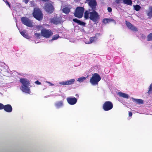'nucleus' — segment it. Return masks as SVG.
<instances>
[{"label":"nucleus","instance_id":"b1692460","mask_svg":"<svg viewBox=\"0 0 152 152\" xmlns=\"http://www.w3.org/2000/svg\"><path fill=\"white\" fill-rule=\"evenodd\" d=\"M147 15L149 17H152V7L149 8V11L147 13Z\"/></svg>","mask_w":152,"mask_h":152},{"label":"nucleus","instance_id":"bb28decb","mask_svg":"<svg viewBox=\"0 0 152 152\" xmlns=\"http://www.w3.org/2000/svg\"><path fill=\"white\" fill-rule=\"evenodd\" d=\"M60 37L58 34H55L54 35L53 37L51 40H54L57 39Z\"/></svg>","mask_w":152,"mask_h":152},{"label":"nucleus","instance_id":"f8f14e48","mask_svg":"<svg viewBox=\"0 0 152 152\" xmlns=\"http://www.w3.org/2000/svg\"><path fill=\"white\" fill-rule=\"evenodd\" d=\"M66 100L68 103L71 105L75 104L77 102V99L75 97H68Z\"/></svg>","mask_w":152,"mask_h":152},{"label":"nucleus","instance_id":"c756f323","mask_svg":"<svg viewBox=\"0 0 152 152\" xmlns=\"http://www.w3.org/2000/svg\"><path fill=\"white\" fill-rule=\"evenodd\" d=\"M134 8L135 10L136 11H138L141 8L140 6L138 5H136L134 7Z\"/></svg>","mask_w":152,"mask_h":152},{"label":"nucleus","instance_id":"393cba45","mask_svg":"<svg viewBox=\"0 0 152 152\" xmlns=\"http://www.w3.org/2000/svg\"><path fill=\"white\" fill-rule=\"evenodd\" d=\"M113 20H110L107 18H105L103 19L102 22L104 24H106L111 22Z\"/></svg>","mask_w":152,"mask_h":152},{"label":"nucleus","instance_id":"20e7f679","mask_svg":"<svg viewBox=\"0 0 152 152\" xmlns=\"http://www.w3.org/2000/svg\"><path fill=\"white\" fill-rule=\"evenodd\" d=\"M101 79L100 75L98 73H95L93 75L90 82L92 85H95L98 84V82Z\"/></svg>","mask_w":152,"mask_h":152},{"label":"nucleus","instance_id":"423d86ee","mask_svg":"<svg viewBox=\"0 0 152 152\" xmlns=\"http://www.w3.org/2000/svg\"><path fill=\"white\" fill-rule=\"evenodd\" d=\"M41 35L44 37L49 38L53 34V32L50 30L44 28L41 32Z\"/></svg>","mask_w":152,"mask_h":152},{"label":"nucleus","instance_id":"2f4dec72","mask_svg":"<svg viewBox=\"0 0 152 152\" xmlns=\"http://www.w3.org/2000/svg\"><path fill=\"white\" fill-rule=\"evenodd\" d=\"M4 106L3 104L0 103V110L4 109Z\"/></svg>","mask_w":152,"mask_h":152},{"label":"nucleus","instance_id":"6e6552de","mask_svg":"<svg viewBox=\"0 0 152 152\" xmlns=\"http://www.w3.org/2000/svg\"><path fill=\"white\" fill-rule=\"evenodd\" d=\"M45 9L46 11L49 14L52 13L54 10L53 6L50 3H47L45 4Z\"/></svg>","mask_w":152,"mask_h":152},{"label":"nucleus","instance_id":"f3484780","mask_svg":"<svg viewBox=\"0 0 152 152\" xmlns=\"http://www.w3.org/2000/svg\"><path fill=\"white\" fill-rule=\"evenodd\" d=\"M97 37L96 36H95L93 37H91L89 39V41H86L85 42L87 44H91L95 41Z\"/></svg>","mask_w":152,"mask_h":152},{"label":"nucleus","instance_id":"4be33fe9","mask_svg":"<svg viewBox=\"0 0 152 152\" xmlns=\"http://www.w3.org/2000/svg\"><path fill=\"white\" fill-rule=\"evenodd\" d=\"M20 32L21 34L24 37L27 39L29 38V36L27 33H26V32L25 31H22Z\"/></svg>","mask_w":152,"mask_h":152},{"label":"nucleus","instance_id":"37998d69","mask_svg":"<svg viewBox=\"0 0 152 152\" xmlns=\"http://www.w3.org/2000/svg\"><path fill=\"white\" fill-rule=\"evenodd\" d=\"M118 1H123V0H118Z\"/></svg>","mask_w":152,"mask_h":152},{"label":"nucleus","instance_id":"9b49d317","mask_svg":"<svg viewBox=\"0 0 152 152\" xmlns=\"http://www.w3.org/2000/svg\"><path fill=\"white\" fill-rule=\"evenodd\" d=\"M126 25L128 28L132 31H137L138 29L137 28L134 26L130 22L127 21H125Z\"/></svg>","mask_w":152,"mask_h":152},{"label":"nucleus","instance_id":"c85d7f7f","mask_svg":"<svg viewBox=\"0 0 152 152\" xmlns=\"http://www.w3.org/2000/svg\"><path fill=\"white\" fill-rule=\"evenodd\" d=\"M152 92V83L150 85L149 88V90L148 91L147 93L149 95Z\"/></svg>","mask_w":152,"mask_h":152},{"label":"nucleus","instance_id":"58836bf2","mask_svg":"<svg viewBox=\"0 0 152 152\" xmlns=\"http://www.w3.org/2000/svg\"><path fill=\"white\" fill-rule=\"evenodd\" d=\"M29 0H25L24 2L26 4H27Z\"/></svg>","mask_w":152,"mask_h":152},{"label":"nucleus","instance_id":"ea45409f","mask_svg":"<svg viewBox=\"0 0 152 152\" xmlns=\"http://www.w3.org/2000/svg\"><path fill=\"white\" fill-rule=\"evenodd\" d=\"M141 37H142L143 39H145V36L144 35L142 34L141 36Z\"/></svg>","mask_w":152,"mask_h":152},{"label":"nucleus","instance_id":"c9c22d12","mask_svg":"<svg viewBox=\"0 0 152 152\" xmlns=\"http://www.w3.org/2000/svg\"><path fill=\"white\" fill-rule=\"evenodd\" d=\"M35 83L37 85H41V83L39 82L38 80H37L35 82Z\"/></svg>","mask_w":152,"mask_h":152},{"label":"nucleus","instance_id":"a878e982","mask_svg":"<svg viewBox=\"0 0 152 152\" xmlns=\"http://www.w3.org/2000/svg\"><path fill=\"white\" fill-rule=\"evenodd\" d=\"M147 40L148 41H152V32L150 33L147 36Z\"/></svg>","mask_w":152,"mask_h":152},{"label":"nucleus","instance_id":"f03ea898","mask_svg":"<svg viewBox=\"0 0 152 152\" xmlns=\"http://www.w3.org/2000/svg\"><path fill=\"white\" fill-rule=\"evenodd\" d=\"M20 81L23 85L21 87V90L23 92L30 94V90L28 88L30 84L29 81L26 78H20Z\"/></svg>","mask_w":152,"mask_h":152},{"label":"nucleus","instance_id":"4c0bfd02","mask_svg":"<svg viewBox=\"0 0 152 152\" xmlns=\"http://www.w3.org/2000/svg\"><path fill=\"white\" fill-rule=\"evenodd\" d=\"M132 114L131 112H129V117H131L132 116Z\"/></svg>","mask_w":152,"mask_h":152},{"label":"nucleus","instance_id":"f257e3e1","mask_svg":"<svg viewBox=\"0 0 152 152\" xmlns=\"http://www.w3.org/2000/svg\"><path fill=\"white\" fill-rule=\"evenodd\" d=\"M84 17L85 19H88L94 22H96L100 18V16L96 10H91V9H88L86 11L84 14Z\"/></svg>","mask_w":152,"mask_h":152},{"label":"nucleus","instance_id":"a19ab883","mask_svg":"<svg viewBox=\"0 0 152 152\" xmlns=\"http://www.w3.org/2000/svg\"><path fill=\"white\" fill-rule=\"evenodd\" d=\"M42 1H43L46 2V1H49V0H42Z\"/></svg>","mask_w":152,"mask_h":152},{"label":"nucleus","instance_id":"9d476101","mask_svg":"<svg viewBox=\"0 0 152 152\" xmlns=\"http://www.w3.org/2000/svg\"><path fill=\"white\" fill-rule=\"evenodd\" d=\"M88 5L90 7L91 11L96 10L97 3L95 0H91L88 2Z\"/></svg>","mask_w":152,"mask_h":152},{"label":"nucleus","instance_id":"473e14b6","mask_svg":"<svg viewBox=\"0 0 152 152\" xmlns=\"http://www.w3.org/2000/svg\"><path fill=\"white\" fill-rule=\"evenodd\" d=\"M42 26H37V29L39 30L41 28H42Z\"/></svg>","mask_w":152,"mask_h":152},{"label":"nucleus","instance_id":"7ed1b4c3","mask_svg":"<svg viewBox=\"0 0 152 152\" xmlns=\"http://www.w3.org/2000/svg\"><path fill=\"white\" fill-rule=\"evenodd\" d=\"M32 15L36 19L39 21L42 20L43 19V15L40 9L39 8H34Z\"/></svg>","mask_w":152,"mask_h":152},{"label":"nucleus","instance_id":"f704fd0d","mask_svg":"<svg viewBox=\"0 0 152 152\" xmlns=\"http://www.w3.org/2000/svg\"><path fill=\"white\" fill-rule=\"evenodd\" d=\"M31 6L32 7H34L35 6V4H34V1H31Z\"/></svg>","mask_w":152,"mask_h":152},{"label":"nucleus","instance_id":"a211bd4d","mask_svg":"<svg viewBox=\"0 0 152 152\" xmlns=\"http://www.w3.org/2000/svg\"><path fill=\"white\" fill-rule=\"evenodd\" d=\"M63 103L62 101L57 102H56L55 105L57 108H59L63 106Z\"/></svg>","mask_w":152,"mask_h":152},{"label":"nucleus","instance_id":"412c9836","mask_svg":"<svg viewBox=\"0 0 152 152\" xmlns=\"http://www.w3.org/2000/svg\"><path fill=\"white\" fill-rule=\"evenodd\" d=\"M133 101L136 102L139 104H143V100L140 99H137L134 98H132Z\"/></svg>","mask_w":152,"mask_h":152},{"label":"nucleus","instance_id":"79ce46f5","mask_svg":"<svg viewBox=\"0 0 152 152\" xmlns=\"http://www.w3.org/2000/svg\"><path fill=\"white\" fill-rule=\"evenodd\" d=\"M75 96H76V97L77 98V97H79V95L78 94H76L75 95Z\"/></svg>","mask_w":152,"mask_h":152},{"label":"nucleus","instance_id":"1a4fd4ad","mask_svg":"<svg viewBox=\"0 0 152 152\" xmlns=\"http://www.w3.org/2000/svg\"><path fill=\"white\" fill-rule=\"evenodd\" d=\"M21 20L24 25L30 27H32L33 26L31 21L27 18L25 17H22Z\"/></svg>","mask_w":152,"mask_h":152},{"label":"nucleus","instance_id":"39448f33","mask_svg":"<svg viewBox=\"0 0 152 152\" xmlns=\"http://www.w3.org/2000/svg\"><path fill=\"white\" fill-rule=\"evenodd\" d=\"M84 12V8L82 7H77L75 9L74 13L75 17L80 18L83 16V13Z\"/></svg>","mask_w":152,"mask_h":152},{"label":"nucleus","instance_id":"2eb2a0df","mask_svg":"<svg viewBox=\"0 0 152 152\" xmlns=\"http://www.w3.org/2000/svg\"><path fill=\"white\" fill-rule=\"evenodd\" d=\"M73 20L74 22L78 23L79 25H80L85 26L86 24V23L80 20H78L77 18L73 19Z\"/></svg>","mask_w":152,"mask_h":152},{"label":"nucleus","instance_id":"cd10ccee","mask_svg":"<svg viewBox=\"0 0 152 152\" xmlns=\"http://www.w3.org/2000/svg\"><path fill=\"white\" fill-rule=\"evenodd\" d=\"M86 78L84 77H81L78 78L77 80L80 82H82L85 80H86Z\"/></svg>","mask_w":152,"mask_h":152},{"label":"nucleus","instance_id":"72a5a7b5","mask_svg":"<svg viewBox=\"0 0 152 152\" xmlns=\"http://www.w3.org/2000/svg\"><path fill=\"white\" fill-rule=\"evenodd\" d=\"M107 10L109 12H111L112 11V9L110 7H108L107 8Z\"/></svg>","mask_w":152,"mask_h":152},{"label":"nucleus","instance_id":"ddd939ff","mask_svg":"<svg viewBox=\"0 0 152 152\" xmlns=\"http://www.w3.org/2000/svg\"><path fill=\"white\" fill-rule=\"evenodd\" d=\"M75 81L74 79H71L66 81L61 82L59 83L60 84L62 85H70L73 83Z\"/></svg>","mask_w":152,"mask_h":152},{"label":"nucleus","instance_id":"e433bc0d","mask_svg":"<svg viewBox=\"0 0 152 152\" xmlns=\"http://www.w3.org/2000/svg\"><path fill=\"white\" fill-rule=\"evenodd\" d=\"M5 3H6V4L7 5L9 6V7L10 8V7H11L9 3L6 0L5 1Z\"/></svg>","mask_w":152,"mask_h":152},{"label":"nucleus","instance_id":"dca6fc26","mask_svg":"<svg viewBox=\"0 0 152 152\" xmlns=\"http://www.w3.org/2000/svg\"><path fill=\"white\" fill-rule=\"evenodd\" d=\"M118 94L120 97L125 98L128 99L129 97L128 94L122 92H118Z\"/></svg>","mask_w":152,"mask_h":152},{"label":"nucleus","instance_id":"5701e85b","mask_svg":"<svg viewBox=\"0 0 152 152\" xmlns=\"http://www.w3.org/2000/svg\"><path fill=\"white\" fill-rule=\"evenodd\" d=\"M123 3L127 5H131L132 4V0H123Z\"/></svg>","mask_w":152,"mask_h":152},{"label":"nucleus","instance_id":"4468645a","mask_svg":"<svg viewBox=\"0 0 152 152\" xmlns=\"http://www.w3.org/2000/svg\"><path fill=\"white\" fill-rule=\"evenodd\" d=\"M4 110L7 112L10 113L12 110V108L10 104H8L4 105Z\"/></svg>","mask_w":152,"mask_h":152},{"label":"nucleus","instance_id":"aec40b11","mask_svg":"<svg viewBox=\"0 0 152 152\" xmlns=\"http://www.w3.org/2000/svg\"><path fill=\"white\" fill-rule=\"evenodd\" d=\"M62 10L64 13L67 14L70 12V8L67 7H65L63 8Z\"/></svg>","mask_w":152,"mask_h":152},{"label":"nucleus","instance_id":"6ab92c4d","mask_svg":"<svg viewBox=\"0 0 152 152\" xmlns=\"http://www.w3.org/2000/svg\"><path fill=\"white\" fill-rule=\"evenodd\" d=\"M50 21L52 23L55 24H57L60 23L58 19L56 18L51 19Z\"/></svg>","mask_w":152,"mask_h":152},{"label":"nucleus","instance_id":"0eeeda50","mask_svg":"<svg viewBox=\"0 0 152 152\" xmlns=\"http://www.w3.org/2000/svg\"><path fill=\"white\" fill-rule=\"evenodd\" d=\"M113 107L112 103L110 101L105 102L103 104L102 108L105 111H108L111 110Z\"/></svg>","mask_w":152,"mask_h":152},{"label":"nucleus","instance_id":"7c9ffc66","mask_svg":"<svg viewBox=\"0 0 152 152\" xmlns=\"http://www.w3.org/2000/svg\"><path fill=\"white\" fill-rule=\"evenodd\" d=\"M41 34L40 33H35L34 35L37 38H40V37L41 36Z\"/></svg>","mask_w":152,"mask_h":152}]
</instances>
